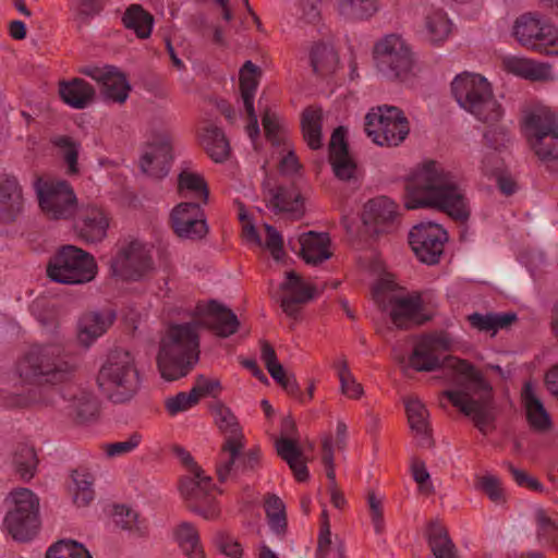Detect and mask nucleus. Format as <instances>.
<instances>
[{
	"mask_svg": "<svg viewBox=\"0 0 558 558\" xmlns=\"http://www.w3.org/2000/svg\"><path fill=\"white\" fill-rule=\"evenodd\" d=\"M450 345L451 339L447 333L425 335L415 343L409 356V366L416 372L438 368L452 371L457 387L444 390L441 396L486 435L497 417L494 388L482 372L466 360L452 355L440 359L439 353L449 350Z\"/></svg>",
	"mask_w": 558,
	"mask_h": 558,
	"instance_id": "f257e3e1",
	"label": "nucleus"
},
{
	"mask_svg": "<svg viewBox=\"0 0 558 558\" xmlns=\"http://www.w3.org/2000/svg\"><path fill=\"white\" fill-rule=\"evenodd\" d=\"M405 190L408 209L436 208L459 223L470 220L472 208L465 190L436 161L418 166L409 177Z\"/></svg>",
	"mask_w": 558,
	"mask_h": 558,
	"instance_id": "f03ea898",
	"label": "nucleus"
},
{
	"mask_svg": "<svg viewBox=\"0 0 558 558\" xmlns=\"http://www.w3.org/2000/svg\"><path fill=\"white\" fill-rule=\"evenodd\" d=\"M451 90L461 108L489 125L484 133L488 145L495 149L505 146L509 141L508 130L505 125H498L504 111L488 81L480 74L462 73L452 81Z\"/></svg>",
	"mask_w": 558,
	"mask_h": 558,
	"instance_id": "7ed1b4c3",
	"label": "nucleus"
},
{
	"mask_svg": "<svg viewBox=\"0 0 558 558\" xmlns=\"http://www.w3.org/2000/svg\"><path fill=\"white\" fill-rule=\"evenodd\" d=\"M77 363L58 343L31 345L17 360L15 373L25 385L53 386L71 380Z\"/></svg>",
	"mask_w": 558,
	"mask_h": 558,
	"instance_id": "20e7f679",
	"label": "nucleus"
},
{
	"mask_svg": "<svg viewBox=\"0 0 558 558\" xmlns=\"http://www.w3.org/2000/svg\"><path fill=\"white\" fill-rule=\"evenodd\" d=\"M199 360L197 324L172 325L160 341L157 365L161 377L174 381L185 377Z\"/></svg>",
	"mask_w": 558,
	"mask_h": 558,
	"instance_id": "39448f33",
	"label": "nucleus"
},
{
	"mask_svg": "<svg viewBox=\"0 0 558 558\" xmlns=\"http://www.w3.org/2000/svg\"><path fill=\"white\" fill-rule=\"evenodd\" d=\"M97 381L101 391L114 403L131 400L140 388L133 355L123 349L112 350L98 373Z\"/></svg>",
	"mask_w": 558,
	"mask_h": 558,
	"instance_id": "423d86ee",
	"label": "nucleus"
},
{
	"mask_svg": "<svg viewBox=\"0 0 558 558\" xmlns=\"http://www.w3.org/2000/svg\"><path fill=\"white\" fill-rule=\"evenodd\" d=\"M527 142L547 169L558 174V119L548 108H538L524 117Z\"/></svg>",
	"mask_w": 558,
	"mask_h": 558,
	"instance_id": "0eeeda50",
	"label": "nucleus"
},
{
	"mask_svg": "<svg viewBox=\"0 0 558 558\" xmlns=\"http://www.w3.org/2000/svg\"><path fill=\"white\" fill-rule=\"evenodd\" d=\"M98 267L94 256L74 245H63L50 258L47 276L62 284H85L93 281Z\"/></svg>",
	"mask_w": 558,
	"mask_h": 558,
	"instance_id": "6e6552de",
	"label": "nucleus"
},
{
	"mask_svg": "<svg viewBox=\"0 0 558 558\" xmlns=\"http://www.w3.org/2000/svg\"><path fill=\"white\" fill-rule=\"evenodd\" d=\"M373 299L383 312L389 313L397 328L409 329L428 319L422 314L423 300L417 292H397L389 282L381 281L373 289Z\"/></svg>",
	"mask_w": 558,
	"mask_h": 558,
	"instance_id": "1a4fd4ad",
	"label": "nucleus"
},
{
	"mask_svg": "<svg viewBox=\"0 0 558 558\" xmlns=\"http://www.w3.org/2000/svg\"><path fill=\"white\" fill-rule=\"evenodd\" d=\"M11 507L4 518V526L16 541L31 539L39 527V499L28 488H17L10 493Z\"/></svg>",
	"mask_w": 558,
	"mask_h": 558,
	"instance_id": "9d476101",
	"label": "nucleus"
},
{
	"mask_svg": "<svg viewBox=\"0 0 558 558\" xmlns=\"http://www.w3.org/2000/svg\"><path fill=\"white\" fill-rule=\"evenodd\" d=\"M365 131L380 146H398L410 132L409 121L395 106H379L365 117Z\"/></svg>",
	"mask_w": 558,
	"mask_h": 558,
	"instance_id": "9b49d317",
	"label": "nucleus"
},
{
	"mask_svg": "<svg viewBox=\"0 0 558 558\" xmlns=\"http://www.w3.org/2000/svg\"><path fill=\"white\" fill-rule=\"evenodd\" d=\"M377 69L390 80H408L413 74L414 58L407 43L397 35H388L374 47Z\"/></svg>",
	"mask_w": 558,
	"mask_h": 558,
	"instance_id": "f8f14e48",
	"label": "nucleus"
},
{
	"mask_svg": "<svg viewBox=\"0 0 558 558\" xmlns=\"http://www.w3.org/2000/svg\"><path fill=\"white\" fill-rule=\"evenodd\" d=\"M512 35L522 47L546 56L558 54V29L536 13L520 15L514 21Z\"/></svg>",
	"mask_w": 558,
	"mask_h": 558,
	"instance_id": "ddd939ff",
	"label": "nucleus"
},
{
	"mask_svg": "<svg viewBox=\"0 0 558 558\" xmlns=\"http://www.w3.org/2000/svg\"><path fill=\"white\" fill-rule=\"evenodd\" d=\"M110 268L124 281L143 280L154 270L151 252L144 243L131 241L120 247L110 262Z\"/></svg>",
	"mask_w": 558,
	"mask_h": 558,
	"instance_id": "4468645a",
	"label": "nucleus"
},
{
	"mask_svg": "<svg viewBox=\"0 0 558 558\" xmlns=\"http://www.w3.org/2000/svg\"><path fill=\"white\" fill-rule=\"evenodd\" d=\"M36 191L40 208L49 218L66 219L74 214L76 196L66 181H38Z\"/></svg>",
	"mask_w": 558,
	"mask_h": 558,
	"instance_id": "2eb2a0df",
	"label": "nucleus"
},
{
	"mask_svg": "<svg viewBox=\"0 0 558 558\" xmlns=\"http://www.w3.org/2000/svg\"><path fill=\"white\" fill-rule=\"evenodd\" d=\"M243 449L244 440L223 441L216 463V474L220 483L236 477L239 472L256 470L259 464V450L252 449L244 452Z\"/></svg>",
	"mask_w": 558,
	"mask_h": 558,
	"instance_id": "dca6fc26",
	"label": "nucleus"
},
{
	"mask_svg": "<svg viewBox=\"0 0 558 558\" xmlns=\"http://www.w3.org/2000/svg\"><path fill=\"white\" fill-rule=\"evenodd\" d=\"M448 241L447 231L438 223L427 221L414 226L409 232V244L417 258L428 265L439 262Z\"/></svg>",
	"mask_w": 558,
	"mask_h": 558,
	"instance_id": "f3484780",
	"label": "nucleus"
},
{
	"mask_svg": "<svg viewBox=\"0 0 558 558\" xmlns=\"http://www.w3.org/2000/svg\"><path fill=\"white\" fill-rule=\"evenodd\" d=\"M80 73L92 77L100 85V93L106 100L124 104L131 89L125 75L116 66H84Z\"/></svg>",
	"mask_w": 558,
	"mask_h": 558,
	"instance_id": "a211bd4d",
	"label": "nucleus"
},
{
	"mask_svg": "<svg viewBox=\"0 0 558 558\" xmlns=\"http://www.w3.org/2000/svg\"><path fill=\"white\" fill-rule=\"evenodd\" d=\"M171 227L181 239L201 240L208 227L201 206L196 203H181L171 211Z\"/></svg>",
	"mask_w": 558,
	"mask_h": 558,
	"instance_id": "6ab92c4d",
	"label": "nucleus"
},
{
	"mask_svg": "<svg viewBox=\"0 0 558 558\" xmlns=\"http://www.w3.org/2000/svg\"><path fill=\"white\" fill-rule=\"evenodd\" d=\"M279 289L281 291L278 298L280 307L291 318H298L302 306L310 302L315 293V288L306 284L293 270L287 272L286 280L280 283Z\"/></svg>",
	"mask_w": 558,
	"mask_h": 558,
	"instance_id": "aec40b11",
	"label": "nucleus"
},
{
	"mask_svg": "<svg viewBox=\"0 0 558 558\" xmlns=\"http://www.w3.org/2000/svg\"><path fill=\"white\" fill-rule=\"evenodd\" d=\"M199 318L195 323L213 330L221 338L230 337L239 329L240 322L236 315L223 304L211 300L205 306H198Z\"/></svg>",
	"mask_w": 558,
	"mask_h": 558,
	"instance_id": "412c9836",
	"label": "nucleus"
},
{
	"mask_svg": "<svg viewBox=\"0 0 558 558\" xmlns=\"http://www.w3.org/2000/svg\"><path fill=\"white\" fill-rule=\"evenodd\" d=\"M171 137L168 133L157 135L148 143L141 158V169L144 173L155 179H161L169 172L172 159Z\"/></svg>",
	"mask_w": 558,
	"mask_h": 558,
	"instance_id": "4be33fe9",
	"label": "nucleus"
},
{
	"mask_svg": "<svg viewBox=\"0 0 558 558\" xmlns=\"http://www.w3.org/2000/svg\"><path fill=\"white\" fill-rule=\"evenodd\" d=\"M75 232L86 243L102 241L109 228V218L102 208L96 205L82 206L75 221Z\"/></svg>",
	"mask_w": 558,
	"mask_h": 558,
	"instance_id": "5701e85b",
	"label": "nucleus"
},
{
	"mask_svg": "<svg viewBox=\"0 0 558 558\" xmlns=\"http://www.w3.org/2000/svg\"><path fill=\"white\" fill-rule=\"evenodd\" d=\"M397 217V205L386 196L368 201L364 206L363 222L367 232L378 235L389 232Z\"/></svg>",
	"mask_w": 558,
	"mask_h": 558,
	"instance_id": "b1692460",
	"label": "nucleus"
},
{
	"mask_svg": "<svg viewBox=\"0 0 558 558\" xmlns=\"http://www.w3.org/2000/svg\"><path fill=\"white\" fill-rule=\"evenodd\" d=\"M347 130L338 126L331 134L329 143V161L335 175L342 181L356 179V163L349 154L345 141Z\"/></svg>",
	"mask_w": 558,
	"mask_h": 558,
	"instance_id": "393cba45",
	"label": "nucleus"
},
{
	"mask_svg": "<svg viewBox=\"0 0 558 558\" xmlns=\"http://www.w3.org/2000/svg\"><path fill=\"white\" fill-rule=\"evenodd\" d=\"M408 424L420 447L430 449L435 446L433 430L429 423V412L417 397L403 399Z\"/></svg>",
	"mask_w": 558,
	"mask_h": 558,
	"instance_id": "a878e982",
	"label": "nucleus"
},
{
	"mask_svg": "<svg viewBox=\"0 0 558 558\" xmlns=\"http://www.w3.org/2000/svg\"><path fill=\"white\" fill-rule=\"evenodd\" d=\"M260 69L252 61H246L240 70V90L250 122L246 126L248 136L254 140L259 134L257 116L254 109V96L258 86Z\"/></svg>",
	"mask_w": 558,
	"mask_h": 558,
	"instance_id": "bb28decb",
	"label": "nucleus"
},
{
	"mask_svg": "<svg viewBox=\"0 0 558 558\" xmlns=\"http://www.w3.org/2000/svg\"><path fill=\"white\" fill-rule=\"evenodd\" d=\"M298 242L300 244L298 254L310 266H318L332 256L331 241L326 232H304L299 236Z\"/></svg>",
	"mask_w": 558,
	"mask_h": 558,
	"instance_id": "cd10ccee",
	"label": "nucleus"
},
{
	"mask_svg": "<svg viewBox=\"0 0 558 558\" xmlns=\"http://www.w3.org/2000/svg\"><path fill=\"white\" fill-rule=\"evenodd\" d=\"M23 207V191L17 179L10 174L0 175V221H14Z\"/></svg>",
	"mask_w": 558,
	"mask_h": 558,
	"instance_id": "c85d7f7f",
	"label": "nucleus"
},
{
	"mask_svg": "<svg viewBox=\"0 0 558 558\" xmlns=\"http://www.w3.org/2000/svg\"><path fill=\"white\" fill-rule=\"evenodd\" d=\"M521 399L530 428L538 434L549 433L553 428L551 417L531 383L524 384Z\"/></svg>",
	"mask_w": 558,
	"mask_h": 558,
	"instance_id": "c756f323",
	"label": "nucleus"
},
{
	"mask_svg": "<svg viewBox=\"0 0 558 558\" xmlns=\"http://www.w3.org/2000/svg\"><path fill=\"white\" fill-rule=\"evenodd\" d=\"M195 483L192 480H180L179 490L186 501L187 508L202 515L206 520H215L219 517L220 510L210 494L211 487H205L202 492L194 494Z\"/></svg>",
	"mask_w": 558,
	"mask_h": 558,
	"instance_id": "7c9ffc66",
	"label": "nucleus"
},
{
	"mask_svg": "<svg viewBox=\"0 0 558 558\" xmlns=\"http://www.w3.org/2000/svg\"><path fill=\"white\" fill-rule=\"evenodd\" d=\"M267 193L269 205L276 213H288L294 219H300L304 215V201L302 195L295 190L283 186L270 187V183H263Z\"/></svg>",
	"mask_w": 558,
	"mask_h": 558,
	"instance_id": "2f4dec72",
	"label": "nucleus"
},
{
	"mask_svg": "<svg viewBox=\"0 0 558 558\" xmlns=\"http://www.w3.org/2000/svg\"><path fill=\"white\" fill-rule=\"evenodd\" d=\"M59 95L61 99L74 109H85L96 98L95 88L85 80L74 77L59 82Z\"/></svg>",
	"mask_w": 558,
	"mask_h": 558,
	"instance_id": "473e14b6",
	"label": "nucleus"
},
{
	"mask_svg": "<svg viewBox=\"0 0 558 558\" xmlns=\"http://www.w3.org/2000/svg\"><path fill=\"white\" fill-rule=\"evenodd\" d=\"M502 68L514 75L531 81H548L551 78L549 64L520 57H506Z\"/></svg>",
	"mask_w": 558,
	"mask_h": 558,
	"instance_id": "72a5a7b5",
	"label": "nucleus"
},
{
	"mask_svg": "<svg viewBox=\"0 0 558 558\" xmlns=\"http://www.w3.org/2000/svg\"><path fill=\"white\" fill-rule=\"evenodd\" d=\"M116 315L111 312H90L84 314L78 322V340L84 345H89L100 337L113 324Z\"/></svg>",
	"mask_w": 558,
	"mask_h": 558,
	"instance_id": "f704fd0d",
	"label": "nucleus"
},
{
	"mask_svg": "<svg viewBox=\"0 0 558 558\" xmlns=\"http://www.w3.org/2000/svg\"><path fill=\"white\" fill-rule=\"evenodd\" d=\"M262 360L272 379L278 383L284 391L291 396L299 395L300 387L295 376L287 373L283 366L278 362L274 348L268 342H263L262 344Z\"/></svg>",
	"mask_w": 558,
	"mask_h": 558,
	"instance_id": "c9c22d12",
	"label": "nucleus"
},
{
	"mask_svg": "<svg viewBox=\"0 0 558 558\" xmlns=\"http://www.w3.org/2000/svg\"><path fill=\"white\" fill-rule=\"evenodd\" d=\"M276 450L278 456L289 464L298 481H307L308 470L295 438L280 437L276 441Z\"/></svg>",
	"mask_w": 558,
	"mask_h": 558,
	"instance_id": "e433bc0d",
	"label": "nucleus"
},
{
	"mask_svg": "<svg viewBox=\"0 0 558 558\" xmlns=\"http://www.w3.org/2000/svg\"><path fill=\"white\" fill-rule=\"evenodd\" d=\"M323 109L319 107H307L301 114L302 136L313 150L323 147Z\"/></svg>",
	"mask_w": 558,
	"mask_h": 558,
	"instance_id": "4c0bfd02",
	"label": "nucleus"
},
{
	"mask_svg": "<svg viewBox=\"0 0 558 558\" xmlns=\"http://www.w3.org/2000/svg\"><path fill=\"white\" fill-rule=\"evenodd\" d=\"M425 536L435 558H459L457 547L449 536L448 530L438 522L427 525Z\"/></svg>",
	"mask_w": 558,
	"mask_h": 558,
	"instance_id": "58836bf2",
	"label": "nucleus"
},
{
	"mask_svg": "<svg viewBox=\"0 0 558 558\" xmlns=\"http://www.w3.org/2000/svg\"><path fill=\"white\" fill-rule=\"evenodd\" d=\"M201 144L216 162H223L230 155V144L223 131L214 124H207L201 133Z\"/></svg>",
	"mask_w": 558,
	"mask_h": 558,
	"instance_id": "ea45409f",
	"label": "nucleus"
},
{
	"mask_svg": "<svg viewBox=\"0 0 558 558\" xmlns=\"http://www.w3.org/2000/svg\"><path fill=\"white\" fill-rule=\"evenodd\" d=\"M313 72L319 76H328L336 72L339 57L333 47L325 43H316L310 51Z\"/></svg>",
	"mask_w": 558,
	"mask_h": 558,
	"instance_id": "a19ab883",
	"label": "nucleus"
},
{
	"mask_svg": "<svg viewBox=\"0 0 558 558\" xmlns=\"http://www.w3.org/2000/svg\"><path fill=\"white\" fill-rule=\"evenodd\" d=\"M174 539L187 558H206L199 533L196 526L190 522H181L174 529Z\"/></svg>",
	"mask_w": 558,
	"mask_h": 558,
	"instance_id": "79ce46f5",
	"label": "nucleus"
},
{
	"mask_svg": "<svg viewBox=\"0 0 558 558\" xmlns=\"http://www.w3.org/2000/svg\"><path fill=\"white\" fill-rule=\"evenodd\" d=\"M470 325L478 331L489 332L495 335L499 329H505L511 326L517 320V314L513 312L507 313H473L468 316Z\"/></svg>",
	"mask_w": 558,
	"mask_h": 558,
	"instance_id": "37998d69",
	"label": "nucleus"
},
{
	"mask_svg": "<svg viewBox=\"0 0 558 558\" xmlns=\"http://www.w3.org/2000/svg\"><path fill=\"white\" fill-rule=\"evenodd\" d=\"M122 22L128 29L134 31L138 38L146 39L151 34L154 16L141 4H131L125 10Z\"/></svg>",
	"mask_w": 558,
	"mask_h": 558,
	"instance_id": "c03bdc74",
	"label": "nucleus"
},
{
	"mask_svg": "<svg viewBox=\"0 0 558 558\" xmlns=\"http://www.w3.org/2000/svg\"><path fill=\"white\" fill-rule=\"evenodd\" d=\"M216 424L225 435V440L242 441L244 435L233 412L222 402L217 401L213 405Z\"/></svg>",
	"mask_w": 558,
	"mask_h": 558,
	"instance_id": "a18cd8bd",
	"label": "nucleus"
},
{
	"mask_svg": "<svg viewBox=\"0 0 558 558\" xmlns=\"http://www.w3.org/2000/svg\"><path fill=\"white\" fill-rule=\"evenodd\" d=\"M322 462L326 469V476L330 481V499L336 508H342L345 504L344 496L336 487V473L333 463V445L330 435L324 436L322 440Z\"/></svg>",
	"mask_w": 558,
	"mask_h": 558,
	"instance_id": "49530a36",
	"label": "nucleus"
},
{
	"mask_svg": "<svg viewBox=\"0 0 558 558\" xmlns=\"http://www.w3.org/2000/svg\"><path fill=\"white\" fill-rule=\"evenodd\" d=\"M12 463L15 473L23 481L32 480L38 465V458L35 449L26 444L17 445L13 452Z\"/></svg>",
	"mask_w": 558,
	"mask_h": 558,
	"instance_id": "de8ad7c7",
	"label": "nucleus"
},
{
	"mask_svg": "<svg viewBox=\"0 0 558 558\" xmlns=\"http://www.w3.org/2000/svg\"><path fill=\"white\" fill-rule=\"evenodd\" d=\"M264 508L271 531L283 536L287 532V514L283 501L275 494H267L264 498Z\"/></svg>",
	"mask_w": 558,
	"mask_h": 558,
	"instance_id": "09e8293b",
	"label": "nucleus"
},
{
	"mask_svg": "<svg viewBox=\"0 0 558 558\" xmlns=\"http://www.w3.org/2000/svg\"><path fill=\"white\" fill-rule=\"evenodd\" d=\"M337 10L345 19L364 20L377 12L378 0H338Z\"/></svg>",
	"mask_w": 558,
	"mask_h": 558,
	"instance_id": "8fccbe9b",
	"label": "nucleus"
},
{
	"mask_svg": "<svg viewBox=\"0 0 558 558\" xmlns=\"http://www.w3.org/2000/svg\"><path fill=\"white\" fill-rule=\"evenodd\" d=\"M113 518L116 525L133 535L144 536L147 533V526L140 520L138 513L124 505L114 507Z\"/></svg>",
	"mask_w": 558,
	"mask_h": 558,
	"instance_id": "3c124183",
	"label": "nucleus"
},
{
	"mask_svg": "<svg viewBox=\"0 0 558 558\" xmlns=\"http://www.w3.org/2000/svg\"><path fill=\"white\" fill-rule=\"evenodd\" d=\"M426 31L429 40L439 43L445 40L451 32V23L441 10H435L426 16Z\"/></svg>",
	"mask_w": 558,
	"mask_h": 558,
	"instance_id": "603ef678",
	"label": "nucleus"
},
{
	"mask_svg": "<svg viewBox=\"0 0 558 558\" xmlns=\"http://www.w3.org/2000/svg\"><path fill=\"white\" fill-rule=\"evenodd\" d=\"M46 558H92L83 544L72 539H61L49 547Z\"/></svg>",
	"mask_w": 558,
	"mask_h": 558,
	"instance_id": "864d4df0",
	"label": "nucleus"
},
{
	"mask_svg": "<svg viewBox=\"0 0 558 558\" xmlns=\"http://www.w3.org/2000/svg\"><path fill=\"white\" fill-rule=\"evenodd\" d=\"M536 538L541 545H550L558 538V526L543 508L535 511Z\"/></svg>",
	"mask_w": 558,
	"mask_h": 558,
	"instance_id": "5fc2aeb1",
	"label": "nucleus"
},
{
	"mask_svg": "<svg viewBox=\"0 0 558 558\" xmlns=\"http://www.w3.org/2000/svg\"><path fill=\"white\" fill-rule=\"evenodd\" d=\"M72 412L78 423H86L98 413L97 400L87 392H81L72 402Z\"/></svg>",
	"mask_w": 558,
	"mask_h": 558,
	"instance_id": "6e6d98bb",
	"label": "nucleus"
},
{
	"mask_svg": "<svg viewBox=\"0 0 558 558\" xmlns=\"http://www.w3.org/2000/svg\"><path fill=\"white\" fill-rule=\"evenodd\" d=\"M51 143L60 149L62 157L68 165V173L77 174L78 144L65 135L51 138Z\"/></svg>",
	"mask_w": 558,
	"mask_h": 558,
	"instance_id": "4d7b16f0",
	"label": "nucleus"
},
{
	"mask_svg": "<svg viewBox=\"0 0 558 558\" xmlns=\"http://www.w3.org/2000/svg\"><path fill=\"white\" fill-rule=\"evenodd\" d=\"M72 478L75 483V493L73 497L74 504L78 507H85L89 505V502L94 499V490L92 488L94 481L93 476L87 473L74 471Z\"/></svg>",
	"mask_w": 558,
	"mask_h": 558,
	"instance_id": "13d9d810",
	"label": "nucleus"
},
{
	"mask_svg": "<svg viewBox=\"0 0 558 558\" xmlns=\"http://www.w3.org/2000/svg\"><path fill=\"white\" fill-rule=\"evenodd\" d=\"M178 181L180 192L189 191L195 196L202 197L204 203L207 202L208 187L201 174L184 170L179 174Z\"/></svg>",
	"mask_w": 558,
	"mask_h": 558,
	"instance_id": "bf43d9fd",
	"label": "nucleus"
},
{
	"mask_svg": "<svg viewBox=\"0 0 558 558\" xmlns=\"http://www.w3.org/2000/svg\"><path fill=\"white\" fill-rule=\"evenodd\" d=\"M198 399L192 389L189 392H179L174 397L168 398L165 407L169 414L175 415L179 412L186 411L197 404Z\"/></svg>",
	"mask_w": 558,
	"mask_h": 558,
	"instance_id": "052dcab7",
	"label": "nucleus"
},
{
	"mask_svg": "<svg viewBox=\"0 0 558 558\" xmlns=\"http://www.w3.org/2000/svg\"><path fill=\"white\" fill-rule=\"evenodd\" d=\"M322 0H299L298 19L305 24H317L322 19Z\"/></svg>",
	"mask_w": 558,
	"mask_h": 558,
	"instance_id": "680f3d73",
	"label": "nucleus"
},
{
	"mask_svg": "<svg viewBox=\"0 0 558 558\" xmlns=\"http://www.w3.org/2000/svg\"><path fill=\"white\" fill-rule=\"evenodd\" d=\"M367 504L369 515L376 534H381L385 530L384 501L374 490L367 492Z\"/></svg>",
	"mask_w": 558,
	"mask_h": 558,
	"instance_id": "e2e57ef3",
	"label": "nucleus"
},
{
	"mask_svg": "<svg viewBox=\"0 0 558 558\" xmlns=\"http://www.w3.org/2000/svg\"><path fill=\"white\" fill-rule=\"evenodd\" d=\"M477 487L482 489L495 504L505 502V493L499 480L494 475H484L478 480Z\"/></svg>",
	"mask_w": 558,
	"mask_h": 558,
	"instance_id": "0e129e2a",
	"label": "nucleus"
},
{
	"mask_svg": "<svg viewBox=\"0 0 558 558\" xmlns=\"http://www.w3.org/2000/svg\"><path fill=\"white\" fill-rule=\"evenodd\" d=\"M266 241L265 248H267L274 259L280 260L283 256V239L282 235L272 226L265 223Z\"/></svg>",
	"mask_w": 558,
	"mask_h": 558,
	"instance_id": "69168bd1",
	"label": "nucleus"
},
{
	"mask_svg": "<svg viewBox=\"0 0 558 558\" xmlns=\"http://www.w3.org/2000/svg\"><path fill=\"white\" fill-rule=\"evenodd\" d=\"M215 542L219 550L225 555L231 558H240L242 556L240 544L228 534L219 532L216 535Z\"/></svg>",
	"mask_w": 558,
	"mask_h": 558,
	"instance_id": "338daca9",
	"label": "nucleus"
},
{
	"mask_svg": "<svg viewBox=\"0 0 558 558\" xmlns=\"http://www.w3.org/2000/svg\"><path fill=\"white\" fill-rule=\"evenodd\" d=\"M195 391L197 399L199 400L206 396H214L217 391L221 390V385L218 379L207 378L203 375H199L196 378V383L192 388Z\"/></svg>",
	"mask_w": 558,
	"mask_h": 558,
	"instance_id": "774afa93",
	"label": "nucleus"
}]
</instances>
